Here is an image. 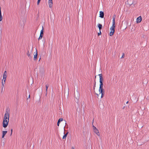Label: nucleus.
<instances>
[{
	"label": "nucleus",
	"instance_id": "nucleus-1",
	"mask_svg": "<svg viewBox=\"0 0 149 149\" xmlns=\"http://www.w3.org/2000/svg\"><path fill=\"white\" fill-rule=\"evenodd\" d=\"M74 97L75 98V102L77 103H78L79 102V100L80 97V94L78 91H77L74 92Z\"/></svg>",
	"mask_w": 149,
	"mask_h": 149
},
{
	"label": "nucleus",
	"instance_id": "nucleus-2",
	"mask_svg": "<svg viewBox=\"0 0 149 149\" xmlns=\"http://www.w3.org/2000/svg\"><path fill=\"white\" fill-rule=\"evenodd\" d=\"M33 53V48L30 49L29 48L27 49V55L29 57V58H31L32 56L31 55Z\"/></svg>",
	"mask_w": 149,
	"mask_h": 149
},
{
	"label": "nucleus",
	"instance_id": "nucleus-3",
	"mask_svg": "<svg viewBox=\"0 0 149 149\" xmlns=\"http://www.w3.org/2000/svg\"><path fill=\"white\" fill-rule=\"evenodd\" d=\"M9 119H3V127L6 128L8 126Z\"/></svg>",
	"mask_w": 149,
	"mask_h": 149
},
{
	"label": "nucleus",
	"instance_id": "nucleus-4",
	"mask_svg": "<svg viewBox=\"0 0 149 149\" xmlns=\"http://www.w3.org/2000/svg\"><path fill=\"white\" fill-rule=\"evenodd\" d=\"M9 112L6 111V113L4 115V116L3 119H9Z\"/></svg>",
	"mask_w": 149,
	"mask_h": 149
},
{
	"label": "nucleus",
	"instance_id": "nucleus-5",
	"mask_svg": "<svg viewBox=\"0 0 149 149\" xmlns=\"http://www.w3.org/2000/svg\"><path fill=\"white\" fill-rule=\"evenodd\" d=\"M43 30H44L43 27V26H42V30L41 31L40 35V36L38 39V40H39L40 39H41L43 37Z\"/></svg>",
	"mask_w": 149,
	"mask_h": 149
},
{
	"label": "nucleus",
	"instance_id": "nucleus-6",
	"mask_svg": "<svg viewBox=\"0 0 149 149\" xmlns=\"http://www.w3.org/2000/svg\"><path fill=\"white\" fill-rule=\"evenodd\" d=\"M142 20V18L141 16L138 17L136 19V23H139L141 22Z\"/></svg>",
	"mask_w": 149,
	"mask_h": 149
},
{
	"label": "nucleus",
	"instance_id": "nucleus-7",
	"mask_svg": "<svg viewBox=\"0 0 149 149\" xmlns=\"http://www.w3.org/2000/svg\"><path fill=\"white\" fill-rule=\"evenodd\" d=\"M110 30H111V31L110 33V36H112L114 34L115 32V29H114L110 28Z\"/></svg>",
	"mask_w": 149,
	"mask_h": 149
},
{
	"label": "nucleus",
	"instance_id": "nucleus-8",
	"mask_svg": "<svg viewBox=\"0 0 149 149\" xmlns=\"http://www.w3.org/2000/svg\"><path fill=\"white\" fill-rule=\"evenodd\" d=\"M128 0H128L127 1V2L126 3H125L126 4H127L129 5L130 6L131 5H132V4H133L134 6H135L134 5H135V3H134V2H135V1H134V2L133 1L132 2H130L129 3V2H128Z\"/></svg>",
	"mask_w": 149,
	"mask_h": 149
},
{
	"label": "nucleus",
	"instance_id": "nucleus-9",
	"mask_svg": "<svg viewBox=\"0 0 149 149\" xmlns=\"http://www.w3.org/2000/svg\"><path fill=\"white\" fill-rule=\"evenodd\" d=\"M48 4L49 6V7L51 8L52 7V0H49L48 1Z\"/></svg>",
	"mask_w": 149,
	"mask_h": 149
},
{
	"label": "nucleus",
	"instance_id": "nucleus-10",
	"mask_svg": "<svg viewBox=\"0 0 149 149\" xmlns=\"http://www.w3.org/2000/svg\"><path fill=\"white\" fill-rule=\"evenodd\" d=\"M99 17L101 18H103L104 17V13L102 11L100 12Z\"/></svg>",
	"mask_w": 149,
	"mask_h": 149
},
{
	"label": "nucleus",
	"instance_id": "nucleus-11",
	"mask_svg": "<svg viewBox=\"0 0 149 149\" xmlns=\"http://www.w3.org/2000/svg\"><path fill=\"white\" fill-rule=\"evenodd\" d=\"M100 77V82H103V78L102 77V74H100L98 75Z\"/></svg>",
	"mask_w": 149,
	"mask_h": 149
},
{
	"label": "nucleus",
	"instance_id": "nucleus-12",
	"mask_svg": "<svg viewBox=\"0 0 149 149\" xmlns=\"http://www.w3.org/2000/svg\"><path fill=\"white\" fill-rule=\"evenodd\" d=\"M37 55H38V53H37V50L36 49V53L34 54V58H33L34 60L35 61L36 60V59L37 58Z\"/></svg>",
	"mask_w": 149,
	"mask_h": 149
},
{
	"label": "nucleus",
	"instance_id": "nucleus-13",
	"mask_svg": "<svg viewBox=\"0 0 149 149\" xmlns=\"http://www.w3.org/2000/svg\"><path fill=\"white\" fill-rule=\"evenodd\" d=\"M94 131L98 136H100V134L98 130L97 129L94 130Z\"/></svg>",
	"mask_w": 149,
	"mask_h": 149
},
{
	"label": "nucleus",
	"instance_id": "nucleus-14",
	"mask_svg": "<svg viewBox=\"0 0 149 149\" xmlns=\"http://www.w3.org/2000/svg\"><path fill=\"white\" fill-rule=\"evenodd\" d=\"M7 73L6 71H5L3 74V78H6L7 77Z\"/></svg>",
	"mask_w": 149,
	"mask_h": 149
},
{
	"label": "nucleus",
	"instance_id": "nucleus-15",
	"mask_svg": "<svg viewBox=\"0 0 149 149\" xmlns=\"http://www.w3.org/2000/svg\"><path fill=\"white\" fill-rule=\"evenodd\" d=\"M63 120V119L62 118H60L59 119V120H58L57 125L58 126H59V123H60L61 121Z\"/></svg>",
	"mask_w": 149,
	"mask_h": 149
},
{
	"label": "nucleus",
	"instance_id": "nucleus-16",
	"mask_svg": "<svg viewBox=\"0 0 149 149\" xmlns=\"http://www.w3.org/2000/svg\"><path fill=\"white\" fill-rule=\"evenodd\" d=\"M7 131H3V134L2 136V138H3L4 137L5 135L7 133Z\"/></svg>",
	"mask_w": 149,
	"mask_h": 149
},
{
	"label": "nucleus",
	"instance_id": "nucleus-17",
	"mask_svg": "<svg viewBox=\"0 0 149 149\" xmlns=\"http://www.w3.org/2000/svg\"><path fill=\"white\" fill-rule=\"evenodd\" d=\"M1 7H0V21H1L2 19V17L1 15Z\"/></svg>",
	"mask_w": 149,
	"mask_h": 149
},
{
	"label": "nucleus",
	"instance_id": "nucleus-18",
	"mask_svg": "<svg viewBox=\"0 0 149 149\" xmlns=\"http://www.w3.org/2000/svg\"><path fill=\"white\" fill-rule=\"evenodd\" d=\"M97 26L99 29L100 31L101 29L102 28V26L101 24H99L97 25Z\"/></svg>",
	"mask_w": 149,
	"mask_h": 149
},
{
	"label": "nucleus",
	"instance_id": "nucleus-19",
	"mask_svg": "<svg viewBox=\"0 0 149 149\" xmlns=\"http://www.w3.org/2000/svg\"><path fill=\"white\" fill-rule=\"evenodd\" d=\"M68 132L65 134L63 137V139H65L67 136V134H68Z\"/></svg>",
	"mask_w": 149,
	"mask_h": 149
},
{
	"label": "nucleus",
	"instance_id": "nucleus-20",
	"mask_svg": "<svg viewBox=\"0 0 149 149\" xmlns=\"http://www.w3.org/2000/svg\"><path fill=\"white\" fill-rule=\"evenodd\" d=\"M4 83H3V80H2V86H1V87H2V91L3 89V88L4 86Z\"/></svg>",
	"mask_w": 149,
	"mask_h": 149
},
{
	"label": "nucleus",
	"instance_id": "nucleus-21",
	"mask_svg": "<svg viewBox=\"0 0 149 149\" xmlns=\"http://www.w3.org/2000/svg\"><path fill=\"white\" fill-rule=\"evenodd\" d=\"M95 85H96V81H95V80L94 81V86L93 87V89L94 90H95Z\"/></svg>",
	"mask_w": 149,
	"mask_h": 149
},
{
	"label": "nucleus",
	"instance_id": "nucleus-22",
	"mask_svg": "<svg viewBox=\"0 0 149 149\" xmlns=\"http://www.w3.org/2000/svg\"><path fill=\"white\" fill-rule=\"evenodd\" d=\"M100 87H103V82H100Z\"/></svg>",
	"mask_w": 149,
	"mask_h": 149
},
{
	"label": "nucleus",
	"instance_id": "nucleus-23",
	"mask_svg": "<svg viewBox=\"0 0 149 149\" xmlns=\"http://www.w3.org/2000/svg\"><path fill=\"white\" fill-rule=\"evenodd\" d=\"M104 89H103V87H100L99 91H101V90H103Z\"/></svg>",
	"mask_w": 149,
	"mask_h": 149
},
{
	"label": "nucleus",
	"instance_id": "nucleus-24",
	"mask_svg": "<svg viewBox=\"0 0 149 149\" xmlns=\"http://www.w3.org/2000/svg\"><path fill=\"white\" fill-rule=\"evenodd\" d=\"M99 92L100 93V94L101 93H104V90H101V91H99Z\"/></svg>",
	"mask_w": 149,
	"mask_h": 149
},
{
	"label": "nucleus",
	"instance_id": "nucleus-25",
	"mask_svg": "<svg viewBox=\"0 0 149 149\" xmlns=\"http://www.w3.org/2000/svg\"><path fill=\"white\" fill-rule=\"evenodd\" d=\"M115 25L112 24V26L111 27V28H113L115 29Z\"/></svg>",
	"mask_w": 149,
	"mask_h": 149
},
{
	"label": "nucleus",
	"instance_id": "nucleus-26",
	"mask_svg": "<svg viewBox=\"0 0 149 149\" xmlns=\"http://www.w3.org/2000/svg\"><path fill=\"white\" fill-rule=\"evenodd\" d=\"M6 78H3V79L2 80H3L4 83V84H5V83L6 81Z\"/></svg>",
	"mask_w": 149,
	"mask_h": 149
},
{
	"label": "nucleus",
	"instance_id": "nucleus-27",
	"mask_svg": "<svg viewBox=\"0 0 149 149\" xmlns=\"http://www.w3.org/2000/svg\"><path fill=\"white\" fill-rule=\"evenodd\" d=\"M48 86L47 85H46V92H47V89H48Z\"/></svg>",
	"mask_w": 149,
	"mask_h": 149
},
{
	"label": "nucleus",
	"instance_id": "nucleus-28",
	"mask_svg": "<svg viewBox=\"0 0 149 149\" xmlns=\"http://www.w3.org/2000/svg\"><path fill=\"white\" fill-rule=\"evenodd\" d=\"M125 54L124 53H123V54L122 55V58H123L124 57Z\"/></svg>",
	"mask_w": 149,
	"mask_h": 149
},
{
	"label": "nucleus",
	"instance_id": "nucleus-29",
	"mask_svg": "<svg viewBox=\"0 0 149 149\" xmlns=\"http://www.w3.org/2000/svg\"><path fill=\"white\" fill-rule=\"evenodd\" d=\"M41 0H38L37 3V5H38L39 4V3L40 1Z\"/></svg>",
	"mask_w": 149,
	"mask_h": 149
},
{
	"label": "nucleus",
	"instance_id": "nucleus-30",
	"mask_svg": "<svg viewBox=\"0 0 149 149\" xmlns=\"http://www.w3.org/2000/svg\"><path fill=\"white\" fill-rule=\"evenodd\" d=\"M104 93H101V98H102L104 95Z\"/></svg>",
	"mask_w": 149,
	"mask_h": 149
},
{
	"label": "nucleus",
	"instance_id": "nucleus-31",
	"mask_svg": "<svg viewBox=\"0 0 149 149\" xmlns=\"http://www.w3.org/2000/svg\"><path fill=\"white\" fill-rule=\"evenodd\" d=\"M93 130H95V129H97L96 128V127H95L94 125H93Z\"/></svg>",
	"mask_w": 149,
	"mask_h": 149
},
{
	"label": "nucleus",
	"instance_id": "nucleus-32",
	"mask_svg": "<svg viewBox=\"0 0 149 149\" xmlns=\"http://www.w3.org/2000/svg\"><path fill=\"white\" fill-rule=\"evenodd\" d=\"M101 34V31H100V32L98 33V35L99 36Z\"/></svg>",
	"mask_w": 149,
	"mask_h": 149
},
{
	"label": "nucleus",
	"instance_id": "nucleus-33",
	"mask_svg": "<svg viewBox=\"0 0 149 149\" xmlns=\"http://www.w3.org/2000/svg\"><path fill=\"white\" fill-rule=\"evenodd\" d=\"M12 132H13V129H11V134H10V136H11L12 134Z\"/></svg>",
	"mask_w": 149,
	"mask_h": 149
},
{
	"label": "nucleus",
	"instance_id": "nucleus-34",
	"mask_svg": "<svg viewBox=\"0 0 149 149\" xmlns=\"http://www.w3.org/2000/svg\"><path fill=\"white\" fill-rule=\"evenodd\" d=\"M115 17L114 16L113 18V19L115 20Z\"/></svg>",
	"mask_w": 149,
	"mask_h": 149
},
{
	"label": "nucleus",
	"instance_id": "nucleus-35",
	"mask_svg": "<svg viewBox=\"0 0 149 149\" xmlns=\"http://www.w3.org/2000/svg\"><path fill=\"white\" fill-rule=\"evenodd\" d=\"M47 92H46L45 96H47Z\"/></svg>",
	"mask_w": 149,
	"mask_h": 149
},
{
	"label": "nucleus",
	"instance_id": "nucleus-36",
	"mask_svg": "<svg viewBox=\"0 0 149 149\" xmlns=\"http://www.w3.org/2000/svg\"><path fill=\"white\" fill-rule=\"evenodd\" d=\"M113 24V25H115V22H113V24Z\"/></svg>",
	"mask_w": 149,
	"mask_h": 149
},
{
	"label": "nucleus",
	"instance_id": "nucleus-37",
	"mask_svg": "<svg viewBox=\"0 0 149 149\" xmlns=\"http://www.w3.org/2000/svg\"><path fill=\"white\" fill-rule=\"evenodd\" d=\"M115 22V20L114 19H113V22Z\"/></svg>",
	"mask_w": 149,
	"mask_h": 149
},
{
	"label": "nucleus",
	"instance_id": "nucleus-38",
	"mask_svg": "<svg viewBox=\"0 0 149 149\" xmlns=\"http://www.w3.org/2000/svg\"><path fill=\"white\" fill-rule=\"evenodd\" d=\"M30 98V94L29 95V96H28V98Z\"/></svg>",
	"mask_w": 149,
	"mask_h": 149
},
{
	"label": "nucleus",
	"instance_id": "nucleus-39",
	"mask_svg": "<svg viewBox=\"0 0 149 149\" xmlns=\"http://www.w3.org/2000/svg\"><path fill=\"white\" fill-rule=\"evenodd\" d=\"M129 103V101H127L126 102V104H128V103Z\"/></svg>",
	"mask_w": 149,
	"mask_h": 149
},
{
	"label": "nucleus",
	"instance_id": "nucleus-40",
	"mask_svg": "<svg viewBox=\"0 0 149 149\" xmlns=\"http://www.w3.org/2000/svg\"><path fill=\"white\" fill-rule=\"evenodd\" d=\"M96 95H97V96H99V94H97V93H96Z\"/></svg>",
	"mask_w": 149,
	"mask_h": 149
},
{
	"label": "nucleus",
	"instance_id": "nucleus-41",
	"mask_svg": "<svg viewBox=\"0 0 149 149\" xmlns=\"http://www.w3.org/2000/svg\"><path fill=\"white\" fill-rule=\"evenodd\" d=\"M125 108V106H124V107H123V109H124Z\"/></svg>",
	"mask_w": 149,
	"mask_h": 149
},
{
	"label": "nucleus",
	"instance_id": "nucleus-42",
	"mask_svg": "<svg viewBox=\"0 0 149 149\" xmlns=\"http://www.w3.org/2000/svg\"><path fill=\"white\" fill-rule=\"evenodd\" d=\"M126 28H127V27H125L124 28V29H126Z\"/></svg>",
	"mask_w": 149,
	"mask_h": 149
},
{
	"label": "nucleus",
	"instance_id": "nucleus-43",
	"mask_svg": "<svg viewBox=\"0 0 149 149\" xmlns=\"http://www.w3.org/2000/svg\"><path fill=\"white\" fill-rule=\"evenodd\" d=\"M71 149H74V148L73 147H72Z\"/></svg>",
	"mask_w": 149,
	"mask_h": 149
},
{
	"label": "nucleus",
	"instance_id": "nucleus-44",
	"mask_svg": "<svg viewBox=\"0 0 149 149\" xmlns=\"http://www.w3.org/2000/svg\"><path fill=\"white\" fill-rule=\"evenodd\" d=\"M96 78V76H95V78Z\"/></svg>",
	"mask_w": 149,
	"mask_h": 149
},
{
	"label": "nucleus",
	"instance_id": "nucleus-45",
	"mask_svg": "<svg viewBox=\"0 0 149 149\" xmlns=\"http://www.w3.org/2000/svg\"><path fill=\"white\" fill-rule=\"evenodd\" d=\"M40 59H39V61H40Z\"/></svg>",
	"mask_w": 149,
	"mask_h": 149
}]
</instances>
